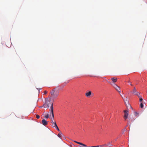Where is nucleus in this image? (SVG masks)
Wrapping results in <instances>:
<instances>
[{
    "label": "nucleus",
    "instance_id": "obj_1",
    "mask_svg": "<svg viewBox=\"0 0 147 147\" xmlns=\"http://www.w3.org/2000/svg\"><path fill=\"white\" fill-rule=\"evenodd\" d=\"M45 100V103L43 105V107L45 108H48L49 106V104H50L51 105V113L53 118L54 119V115L53 114V102H50L51 100L50 98H49V99L47 98H46Z\"/></svg>",
    "mask_w": 147,
    "mask_h": 147
},
{
    "label": "nucleus",
    "instance_id": "obj_2",
    "mask_svg": "<svg viewBox=\"0 0 147 147\" xmlns=\"http://www.w3.org/2000/svg\"><path fill=\"white\" fill-rule=\"evenodd\" d=\"M56 88L53 89L52 91L51 92V96L52 98L54 99L55 98H56L59 95V92L58 91H56L55 90ZM54 101V99L53 100V101Z\"/></svg>",
    "mask_w": 147,
    "mask_h": 147
},
{
    "label": "nucleus",
    "instance_id": "obj_3",
    "mask_svg": "<svg viewBox=\"0 0 147 147\" xmlns=\"http://www.w3.org/2000/svg\"><path fill=\"white\" fill-rule=\"evenodd\" d=\"M124 117L125 119L126 120V119L127 118L128 116V111L126 110H124Z\"/></svg>",
    "mask_w": 147,
    "mask_h": 147
},
{
    "label": "nucleus",
    "instance_id": "obj_4",
    "mask_svg": "<svg viewBox=\"0 0 147 147\" xmlns=\"http://www.w3.org/2000/svg\"><path fill=\"white\" fill-rule=\"evenodd\" d=\"M131 92L134 94L137 95V96H138V95L140 94V93L139 92H136V90L135 87L134 88V89L133 90V91Z\"/></svg>",
    "mask_w": 147,
    "mask_h": 147
},
{
    "label": "nucleus",
    "instance_id": "obj_5",
    "mask_svg": "<svg viewBox=\"0 0 147 147\" xmlns=\"http://www.w3.org/2000/svg\"><path fill=\"white\" fill-rule=\"evenodd\" d=\"M122 98H123V99L124 100L125 102V105H126V106L127 107H130L131 106H130V105H129V104L128 101L127 99H126L125 100L124 99L123 97H122Z\"/></svg>",
    "mask_w": 147,
    "mask_h": 147
},
{
    "label": "nucleus",
    "instance_id": "obj_6",
    "mask_svg": "<svg viewBox=\"0 0 147 147\" xmlns=\"http://www.w3.org/2000/svg\"><path fill=\"white\" fill-rule=\"evenodd\" d=\"M42 123L43 125L45 126L47 125V122L45 119H43L42 120Z\"/></svg>",
    "mask_w": 147,
    "mask_h": 147
},
{
    "label": "nucleus",
    "instance_id": "obj_7",
    "mask_svg": "<svg viewBox=\"0 0 147 147\" xmlns=\"http://www.w3.org/2000/svg\"><path fill=\"white\" fill-rule=\"evenodd\" d=\"M91 94V92L89 91L88 92H86L85 94V95L87 97H89Z\"/></svg>",
    "mask_w": 147,
    "mask_h": 147
},
{
    "label": "nucleus",
    "instance_id": "obj_8",
    "mask_svg": "<svg viewBox=\"0 0 147 147\" xmlns=\"http://www.w3.org/2000/svg\"><path fill=\"white\" fill-rule=\"evenodd\" d=\"M76 143L78 144H80V145H81L83 146H84V147H87V146L85 144H84L82 143H81V142H77V141H74Z\"/></svg>",
    "mask_w": 147,
    "mask_h": 147
},
{
    "label": "nucleus",
    "instance_id": "obj_9",
    "mask_svg": "<svg viewBox=\"0 0 147 147\" xmlns=\"http://www.w3.org/2000/svg\"><path fill=\"white\" fill-rule=\"evenodd\" d=\"M111 80L114 83L116 82L117 81V79L115 78V77H113L111 78Z\"/></svg>",
    "mask_w": 147,
    "mask_h": 147
},
{
    "label": "nucleus",
    "instance_id": "obj_10",
    "mask_svg": "<svg viewBox=\"0 0 147 147\" xmlns=\"http://www.w3.org/2000/svg\"><path fill=\"white\" fill-rule=\"evenodd\" d=\"M115 89L119 93H120V87L117 86V88H116Z\"/></svg>",
    "mask_w": 147,
    "mask_h": 147
},
{
    "label": "nucleus",
    "instance_id": "obj_11",
    "mask_svg": "<svg viewBox=\"0 0 147 147\" xmlns=\"http://www.w3.org/2000/svg\"><path fill=\"white\" fill-rule=\"evenodd\" d=\"M138 96V97L140 98V102H141H141H142V100H143L142 98L140 96H139V95Z\"/></svg>",
    "mask_w": 147,
    "mask_h": 147
},
{
    "label": "nucleus",
    "instance_id": "obj_12",
    "mask_svg": "<svg viewBox=\"0 0 147 147\" xmlns=\"http://www.w3.org/2000/svg\"><path fill=\"white\" fill-rule=\"evenodd\" d=\"M55 124V126H56V128L57 129L58 131H60V130H59V128L57 126V124Z\"/></svg>",
    "mask_w": 147,
    "mask_h": 147
},
{
    "label": "nucleus",
    "instance_id": "obj_13",
    "mask_svg": "<svg viewBox=\"0 0 147 147\" xmlns=\"http://www.w3.org/2000/svg\"><path fill=\"white\" fill-rule=\"evenodd\" d=\"M49 117V115L48 114H47L45 116V117L46 119H48Z\"/></svg>",
    "mask_w": 147,
    "mask_h": 147
},
{
    "label": "nucleus",
    "instance_id": "obj_14",
    "mask_svg": "<svg viewBox=\"0 0 147 147\" xmlns=\"http://www.w3.org/2000/svg\"><path fill=\"white\" fill-rule=\"evenodd\" d=\"M117 85L115 84L113 85V87L115 89L117 86Z\"/></svg>",
    "mask_w": 147,
    "mask_h": 147
},
{
    "label": "nucleus",
    "instance_id": "obj_15",
    "mask_svg": "<svg viewBox=\"0 0 147 147\" xmlns=\"http://www.w3.org/2000/svg\"><path fill=\"white\" fill-rule=\"evenodd\" d=\"M51 123L52 124H54V123H56V122L55 121H53V119H51Z\"/></svg>",
    "mask_w": 147,
    "mask_h": 147
},
{
    "label": "nucleus",
    "instance_id": "obj_16",
    "mask_svg": "<svg viewBox=\"0 0 147 147\" xmlns=\"http://www.w3.org/2000/svg\"><path fill=\"white\" fill-rule=\"evenodd\" d=\"M140 106L141 108H142L143 107V105L142 104V102H141L140 104Z\"/></svg>",
    "mask_w": 147,
    "mask_h": 147
},
{
    "label": "nucleus",
    "instance_id": "obj_17",
    "mask_svg": "<svg viewBox=\"0 0 147 147\" xmlns=\"http://www.w3.org/2000/svg\"><path fill=\"white\" fill-rule=\"evenodd\" d=\"M36 117L37 119H39L40 118V116L38 115H36Z\"/></svg>",
    "mask_w": 147,
    "mask_h": 147
},
{
    "label": "nucleus",
    "instance_id": "obj_18",
    "mask_svg": "<svg viewBox=\"0 0 147 147\" xmlns=\"http://www.w3.org/2000/svg\"><path fill=\"white\" fill-rule=\"evenodd\" d=\"M58 137H59L60 138H61V134H58Z\"/></svg>",
    "mask_w": 147,
    "mask_h": 147
},
{
    "label": "nucleus",
    "instance_id": "obj_19",
    "mask_svg": "<svg viewBox=\"0 0 147 147\" xmlns=\"http://www.w3.org/2000/svg\"><path fill=\"white\" fill-rule=\"evenodd\" d=\"M44 93L45 94H46L47 93V92L46 91H45Z\"/></svg>",
    "mask_w": 147,
    "mask_h": 147
},
{
    "label": "nucleus",
    "instance_id": "obj_20",
    "mask_svg": "<svg viewBox=\"0 0 147 147\" xmlns=\"http://www.w3.org/2000/svg\"><path fill=\"white\" fill-rule=\"evenodd\" d=\"M55 124H56V123H54L53 124L54 125L53 126V127H56V126L55 125Z\"/></svg>",
    "mask_w": 147,
    "mask_h": 147
},
{
    "label": "nucleus",
    "instance_id": "obj_21",
    "mask_svg": "<svg viewBox=\"0 0 147 147\" xmlns=\"http://www.w3.org/2000/svg\"><path fill=\"white\" fill-rule=\"evenodd\" d=\"M91 147H98V146H92Z\"/></svg>",
    "mask_w": 147,
    "mask_h": 147
},
{
    "label": "nucleus",
    "instance_id": "obj_22",
    "mask_svg": "<svg viewBox=\"0 0 147 147\" xmlns=\"http://www.w3.org/2000/svg\"><path fill=\"white\" fill-rule=\"evenodd\" d=\"M130 85H131V86H132V85L131 84Z\"/></svg>",
    "mask_w": 147,
    "mask_h": 147
}]
</instances>
